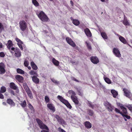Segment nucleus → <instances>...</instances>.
Wrapping results in <instances>:
<instances>
[{
  "label": "nucleus",
  "mask_w": 132,
  "mask_h": 132,
  "mask_svg": "<svg viewBox=\"0 0 132 132\" xmlns=\"http://www.w3.org/2000/svg\"><path fill=\"white\" fill-rule=\"evenodd\" d=\"M10 93L11 94H12L14 96H15V95L14 92L12 90H11V91Z\"/></svg>",
  "instance_id": "obj_55"
},
{
  "label": "nucleus",
  "mask_w": 132,
  "mask_h": 132,
  "mask_svg": "<svg viewBox=\"0 0 132 132\" xmlns=\"http://www.w3.org/2000/svg\"><path fill=\"white\" fill-rule=\"evenodd\" d=\"M71 99L76 105H80V104L79 103V102L77 96H76L73 97H72Z\"/></svg>",
  "instance_id": "obj_11"
},
{
  "label": "nucleus",
  "mask_w": 132,
  "mask_h": 132,
  "mask_svg": "<svg viewBox=\"0 0 132 132\" xmlns=\"http://www.w3.org/2000/svg\"><path fill=\"white\" fill-rule=\"evenodd\" d=\"M32 2L35 6L37 7L39 6V3L36 0H32Z\"/></svg>",
  "instance_id": "obj_34"
},
{
  "label": "nucleus",
  "mask_w": 132,
  "mask_h": 132,
  "mask_svg": "<svg viewBox=\"0 0 132 132\" xmlns=\"http://www.w3.org/2000/svg\"><path fill=\"white\" fill-rule=\"evenodd\" d=\"M78 92L79 95L81 96H83V94L82 92H81L80 90H78Z\"/></svg>",
  "instance_id": "obj_50"
},
{
  "label": "nucleus",
  "mask_w": 132,
  "mask_h": 132,
  "mask_svg": "<svg viewBox=\"0 0 132 132\" xmlns=\"http://www.w3.org/2000/svg\"><path fill=\"white\" fill-rule=\"evenodd\" d=\"M88 106L90 107L91 108L93 109L94 107V106L93 105H92L91 103H89Z\"/></svg>",
  "instance_id": "obj_49"
},
{
  "label": "nucleus",
  "mask_w": 132,
  "mask_h": 132,
  "mask_svg": "<svg viewBox=\"0 0 132 132\" xmlns=\"http://www.w3.org/2000/svg\"><path fill=\"white\" fill-rule=\"evenodd\" d=\"M13 45L12 42L11 40H9L8 41L7 47L8 50H10V48H11Z\"/></svg>",
  "instance_id": "obj_26"
},
{
  "label": "nucleus",
  "mask_w": 132,
  "mask_h": 132,
  "mask_svg": "<svg viewBox=\"0 0 132 132\" xmlns=\"http://www.w3.org/2000/svg\"><path fill=\"white\" fill-rule=\"evenodd\" d=\"M58 129H59V131H60L62 132H66L64 131L63 129H61L60 128H59Z\"/></svg>",
  "instance_id": "obj_54"
},
{
  "label": "nucleus",
  "mask_w": 132,
  "mask_h": 132,
  "mask_svg": "<svg viewBox=\"0 0 132 132\" xmlns=\"http://www.w3.org/2000/svg\"><path fill=\"white\" fill-rule=\"evenodd\" d=\"M28 107L32 111H34V109L32 105L30 103L28 104Z\"/></svg>",
  "instance_id": "obj_42"
},
{
  "label": "nucleus",
  "mask_w": 132,
  "mask_h": 132,
  "mask_svg": "<svg viewBox=\"0 0 132 132\" xmlns=\"http://www.w3.org/2000/svg\"><path fill=\"white\" fill-rule=\"evenodd\" d=\"M16 48H17L13 47L12 48H10V50H9L12 54H13L14 52H15V51Z\"/></svg>",
  "instance_id": "obj_39"
},
{
  "label": "nucleus",
  "mask_w": 132,
  "mask_h": 132,
  "mask_svg": "<svg viewBox=\"0 0 132 132\" xmlns=\"http://www.w3.org/2000/svg\"><path fill=\"white\" fill-rule=\"evenodd\" d=\"M23 44L17 43V45L19 46V47L20 48V49L21 50H23V48L22 45V44Z\"/></svg>",
  "instance_id": "obj_45"
},
{
  "label": "nucleus",
  "mask_w": 132,
  "mask_h": 132,
  "mask_svg": "<svg viewBox=\"0 0 132 132\" xmlns=\"http://www.w3.org/2000/svg\"><path fill=\"white\" fill-rule=\"evenodd\" d=\"M123 23L125 26H129L130 25L129 22L127 19H124L123 21Z\"/></svg>",
  "instance_id": "obj_33"
},
{
  "label": "nucleus",
  "mask_w": 132,
  "mask_h": 132,
  "mask_svg": "<svg viewBox=\"0 0 132 132\" xmlns=\"http://www.w3.org/2000/svg\"><path fill=\"white\" fill-rule=\"evenodd\" d=\"M85 126L87 129H90L92 127V124L88 121H86L84 123Z\"/></svg>",
  "instance_id": "obj_15"
},
{
  "label": "nucleus",
  "mask_w": 132,
  "mask_h": 132,
  "mask_svg": "<svg viewBox=\"0 0 132 132\" xmlns=\"http://www.w3.org/2000/svg\"><path fill=\"white\" fill-rule=\"evenodd\" d=\"M5 66L4 64L1 62L0 63V74H3L6 71L5 69Z\"/></svg>",
  "instance_id": "obj_9"
},
{
  "label": "nucleus",
  "mask_w": 132,
  "mask_h": 132,
  "mask_svg": "<svg viewBox=\"0 0 132 132\" xmlns=\"http://www.w3.org/2000/svg\"><path fill=\"white\" fill-rule=\"evenodd\" d=\"M72 80H73L75 81H76L77 82H79V81L76 79V78L74 77H72L71 78Z\"/></svg>",
  "instance_id": "obj_53"
},
{
  "label": "nucleus",
  "mask_w": 132,
  "mask_h": 132,
  "mask_svg": "<svg viewBox=\"0 0 132 132\" xmlns=\"http://www.w3.org/2000/svg\"><path fill=\"white\" fill-rule=\"evenodd\" d=\"M111 92L113 95V97L114 98H116L118 95V92L114 90H111Z\"/></svg>",
  "instance_id": "obj_27"
},
{
  "label": "nucleus",
  "mask_w": 132,
  "mask_h": 132,
  "mask_svg": "<svg viewBox=\"0 0 132 132\" xmlns=\"http://www.w3.org/2000/svg\"><path fill=\"white\" fill-rule=\"evenodd\" d=\"M120 107L121 109L122 110L123 112V114H127L128 112L127 110L126 109L125 107L123 105L121 104L120 105Z\"/></svg>",
  "instance_id": "obj_20"
},
{
  "label": "nucleus",
  "mask_w": 132,
  "mask_h": 132,
  "mask_svg": "<svg viewBox=\"0 0 132 132\" xmlns=\"http://www.w3.org/2000/svg\"><path fill=\"white\" fill-rule=\"evenodd\" d=\"M10 87L11 88L15 90L18 88L16 85L13 82H11L10 83Z\"/></svg>",
  "instance_id": "obj_22"
},
{
  "label": "nucleus",
  "mask_w": 132,
  "mask_h": 132,
  "mask_svg": "<svg viewBox=\"0 0 132 132\" xmlns=\"http://www.w3.org/2000/svg\"><path fill=\"white\" fill-rule=\"evenodd\" d=\"M3 47V45L0 42V49L2 48Z\"/></svg>",
  "instance_id": "obj_56"
},
{
  "label": "nucleus",
  "mask_w": 132,
  "mask_h": 132,
  "mask_svg": "<svg viewBox=\"0 0 132 132\" xmlns=\"http://www.w3.org/2000/svg\"><path fill=\"white\" fill-rule=\"evenodd\" d=\"M28 67V69L29 70H30L31 69V68L30 67V66H29V67Z\"/></svg>",
  "instance_id": "obj_62"
},
{
  "label": "nucleus",
  "mask_w": 132,
  "mask_h": 132,
  "mask_svg": "<svg viewBox=\"0 0 132 132\" xmlns=\"http://www.w3.org/2000/svg\"><path fill=\"white\" fill-rule=\"evenodd\" d=\"M15 40L18 43L23 44V42L20 39H19L18 38H15Z\"/></svg>",
  "instance_id": "obj_43"
},
{
  "label": "nucleus",
  "mask_w": 132,
  "mask_h": 132,
  "mask_svg": "<svg viewBox=\"0 0 132 132\" xmlns=\"http://www.w3.org/2000/svg\"><path fill=\"white\" fill-rule=\"evenodd\" d=\"M65 39L67 43L72 46L75 47L76 46L75 44L71 38L69 37H67Z\"/></svg>",
  "instance_id": "obj_8"
},
{
  "label": "nucleus",
  "mask_w": 132,
  "mask_h": 132,
  "mask_svg": "<svg viewBox=\"0 0 132 132\" xmlns=\"http://www.w3.org/2000/svg\"><path fill=\"white\" fill-rule=\"evenodd\" d=\"M20 104L23 108H25L27 105L26 102V100H24L23 102H22Z\"/></svg>",
  "instance_id": "obj_32"
},
{
  "label": "nucleus",
  "mask_w": 132,
  "mask_h": 132,
  "mask_svg": "<svg viewBox=\"0 0 132 132\" xmlns=\"http://www.w3.org/2000/svg\"><path fill=\"white\" fill-rule=\"evenodd\" d=\"M36 120L38 123L39 127L42 129H45L47 131L43 130L41 131V132H49V129L48 127L45 125L44 124L42 121L38 118H37Z\"/></svg>",
  "instance_id": "obj_1"
},
{
  "label": "nucleus",
  "mask_w": 132,
  "mask_h": 132,
  "mask_svg": "<svg viewBox=\"0 0 132 132\" xmlns=\"http://www.w3.org/2000/svg\"><path fill=\"white\" fill-rule=\"evenodd\" d=\"M29 73L31 75H35L38 76V75L36 72L32 70H31L29 72Z\"/></svg>",
  "instance_id": "obj_31"
},
{
  "label": "nucleus",
  "mask_w": 132,
  "mask_h": 132,
  "mask_svg": "<svg viewBox=\"0 0 132 132\" xmlns=\"http://www.w3.org/2000/svg\"><path fill=\"white\" fill-rule=\"evenodd\" d=\"M15 78L16 80L19 82L21 83L23 82V78L22 76L17 75L15 76Z\"/></svg>",
  "instance_id": "obj_14"
},
{
  "label": "nucleus",
  "mask_w": 132,
  "mask_h": 132,
  "mask_svg": "<svg viewBox=\"0 0 132 132\" xmlns=\"http://www.w3.org/2000/svg\"><path fill=\"white\" fill-rule=\"evenodd\" d=\"M58 100H59L61 102L64 104L67 108L70 109H71L72 108V106L68 101L64 99L62 96L58 95Z\"/></svg>",
  "instance_id": "obj_3"
},
{
  "label": "nucleus",
  "mask_w": 132,
  "mask_h": 132,
  "mask_svg": "<svg viewBox=\"0 0 132 132\" xmlns=\"http://www.w3.org/2000/svg\"><path fill=\"white\" fill-rule=\"evenodd\" d=\"M105 81L108 84H110L111 83V80L108 77H105L104 78Z\"/></svg>",
  "instance_id": "obj_37"
},
{
  "label": "nucleus",
  "mask_w": 132,
  "mask_h": 132,
  "mask_svg": "<svg viewBox=\"0 0 132 132\" xmlns=\"http://www.w3.org/2000/svg\"><path fill=\"white\" fill-rule=\"evenodd\" d=\"M88 48L89 49H91V47L90 45H88Z\"/></svg>",
  "instance_id": "obj_59"
},
{
  "label": "nucleus",
  "mask_w": 132,
  "mask_h": 132,
  "mask_svg": "<svg viewBox=\"0 0 132 132\" xmlns=\"http://www.w3.org/2000/svg\"><path fill=\"white\" fill-rule=\"evenodd\" d=\"M119 39L120 41L124 44H126L127 42L125 38L119 35Z\"/></svg>",
  "instance_id": "obj_21"
},
{
  "label": "nucleus",
  "mask_w": 132,
  "mask_h": 132,
  "mask_svg": "<svg viewBox=\"0 0 132 132\" xmlns=\"http://www.w3.org/2000/svg\"><path fill=\"white\" fill-rule=\"evenodd\" d=\"M24 65L26 67H28L29 64V62L28 61L25 60L24 61Z\"/></svg>",
  "instance_id": "obj_46"
},
{
  "label": "nucleus",
  "mask_w": 132,
  "mask_h": 132,
  "mask_svg": "<svg viewBox=\"0 0 132 132\" xmlns=\"http://www.w3.org/2000/svg\"><path fill=\"white\" fill-rule=\"evenodd\" d=\"M5 56V55L3 52H0V56L1 57H3Z\"/></svg>",
  "instance_id": "obj_48"
},
{
  "label": "nucleus",
  "mask_w": 132,
  "mask_h": 132,
  "mask_svg": "<svg viewBox=\"0 0 132 132\" xmlns=\"http://www.w3.org/2000/svg\"><path fill=\"white\" fill-rule=\"evenodd\" d=\"M78 47L77 46V47H76V48H75V49H76V50H78Z\"/></svg>",
  "instance_id": "obj_64"
},
{
  "label": "nucleus",
  "mask_w": 132,
  "mask_h": 132,
  "mask_svg": "<svg viewBox=\"0 0 132 132\" xmlns=\"http://www.w3.org/2000/svg\"><path fill=\"white\" fill-rule=\"evenodd\" d=\"M3 104L4 105H6V103L5 102H3Z\"/></svg>",
  "instance_id": "obj_63"
},
{
  "label": "nucleus",
  "mask_w": 132,
  "mask_h": 132,
  "mask_svg": "<svg viewBox=\"0 0 132 132\" xmlns=\"http://www.w3.org/2000/svg\"><path fill=\"white\" fill-rule=\"evenodd\" d=\"M101 35L102 37L105 39H107L108 37L106 33L104 32H102L101 33Z\"/></svg>",
  "instance_id": "obj_30"
},
{
  "label": "nucleus",
  "mask_w": 132,
  "mask_h": 132,
  "mask_svg": "<svg viewBox=\"0 0 132 132\" xmlns=\"http://www.w3.org/2000/svg\"><path fill=\"white\" fill-rule=\"evenodd\" d=\"M58 122L61 125L63 126L67 125L65 121L62 118L58 116Z\"/></svg>",
  "instance_id": "obj_13"
},
{
  "label": "nucleus",
  "mask_w": 132,
  "mask_h": 132,
  "mask_svg": "<svg viewBox=\"0 0 132 132\" xmlns=\"http://www.w3.org/2000/svg\"><path fill=\"white\" fill-rule=\"evenodd\" d=\"M122 115L123 118H125L128 119H130L131 118L130 116H128L127 115V114H124L123 113L122 114Z\"/></svg>",
  "instance_id": "obj_40"
},
{
  "label": "nucleus",
  "mask_w": 132,
  "mask_h": 132,
  "mask_svg": "<svg viewBox=\"0 0 132 132\" xmlns=\"http://www.w3.org/2000/svg\"><path fill=\"white\" fill-rule=\"evenodd\" d=\"M68 93L71 96V98L72 97H74L75 96H76V94L73 90H70L68 92Z\"/></svg>",
  "instance_id": "obj_23"
},
{
  "label": "nucleus",
  "mask_w": 132,
  "mask_h": 132,
  "mask_svg": "<svg viewBox=\"0 0 132 132\" xmlns=\"http://www.w3.org/2000/svg\"><path fill=\"white\" fill-rule=\"evenodd\" d=\"M88 114L91 116H92L94 114V112L93 110L90 109H88Z\"/></svg>",
  "instance_id": "obj_36"
},
{
  "label": "nucleus",
  "mask_w": 132,
  "mask_h": 132,
  "mask_svg": "<svg viewBox=\"0 0 132 132\" xmlns=\"http://www.w3.org/2000/svg\"><path fill=\"white\" fill-rule=\"evenodd\" d=\"M16 92L17 93H18L19 92V90L18 88H17V89H16Z\"/></svg>",
  "instance_id": "obj_58"
},
{
  "label": "nucleus",
  "mask_w": 132,
  "mask_h": 132,
  "mask_svg": "<svg viewBox=\"0 0 132 132\" xmlns=\"http://www.w3.org/2000/svg\"><path fill=\"white\" fill-rule=\"evenodd\" d=\"M70 19L72 21H73V20H75V19H74L72 17H71L70 18Z\"/></svg>",
  "instance_id": "obj_61"
},
{
  "label": "nucleus",
  "mask_w": 132,
  "mask_h": 132,
  "mask_svg": "<svg viewBox=\"0 0 132 132\" xmlns=\"http://www.w3.org/2000/svg\"><path fill=\"white\" fill-rule=\"evenodd\" d=\"M16 71L18 73L21 74H24L25 73L24 71L19 68H18L16 70Z\"/></svg>",
  "instance_id": "obj_29"
},
{
  "label": "nucleus",
  "mask_w": 132,
  "mask_h": 132,
  "mask_svg": "<svg viewBox=\"0 0 132 132\" xmlns=\"http://www.w3.org/2000/svg\"><path fill=\"white\" fill-rule=\"evenodd\" d=\"M37 15L40 20L44 22H46L49 20L47 16L43 11L40 12Z\"/></svg>",
  "instance_id": "obj_2"
},
{
  "label": "nucleus",
  "mask_w": 132,
  "mask_h": 132,
  "mask_svg": "<svg viewBox=\"0 0 132 132\" xmlns=\"http://www.w3.org/2000/svg\"><path fill=\"white\" fill-rule=\"evenodd\" d=\"M31 65L32 69L35 70H37L38 68L37 65L35 64L34 62L32 61L30 63Z\"/></svg>",
  "instance_id": "obj_25"
},
{
  "label": "nucleus",
  "mask_w": 132,
  "mask_h": 132,
  "mask_svg": "<svg viewBox=\"0 0 132 132\" xmlns=\"http://www.w3.org/2000/svg\"><path fill=\"white\" fill-rule=\"evenodd\" d=\"M52 62L55 65L58 66V61L56 60L55 58H53L52 60Z\"/></svg>",
  "instance_id": "obj_38"
},
{
  "label": "nucleus",
  "mask_w": 132,
  "mask_h": 132,
  "mask_svg": "<svg viewBox=\"0 0 132 132\" xmlns=\"http://www.w3.org/2000/svg\"><path fill=\"white\" fill-rule=\"evenodd\" d=\"M44 98L45 101L46 103H47L49 102L50 100L47 96H45Z\"/></svg>",
  "instance_id": "obj_41"
},
{
  "label": "nucleus",
  "mask_w": 132,
  "mask_h": 132,
  "mask_svg": "<svg viewBox=\"0 0 132 132\" xmlns=\"http://www.w3.org/2000/svg\"><path fill=\"white\" fill-rule=\"evenodd\" d=\"M126 106L132 112V106L130 105Z\"/></svg>",
  "instance_id": "obj_47"
},
{
  "label": "nucleus",
  "mask_w": 132,
  "mask_h": 132,
  "mask_svg": "<svg viewBox=\"0 0 132 132\" xmlns=\"http://www.w3.org/2000/svg\"><path fill=\"white\" fill-rule=\"evenodd\" d=\"M14 55L15 57H19L21 55V53L20 50L19 48H16L15 51Z\"/></svg>",
  "instance_id": "obj_17"
},
{
  "label": "nucleus",
  "mask_w": 132,
  "mask_h": 132,
  "mask_svg": "<svg viewBox=\"0 0 132 132\" xmlns=\"http://www.w3.org/2000/svg\"><path fill=\"white\" fill-rule=\"evenodd\" d=\"M32 77V80L33 82L36 84H38L39 82V79L36 76H34L31 77Z\"/></svg>",
  "instance_id": "obj_16"
},
{
  "label": "nucleus",
  "mask_w": 132,
  "mask_h": 132,
  "mask_svg": "<svg viewBox=\"0 0 132 132\" xmlns=\"http://www.w3.org/2000/svg\"><path fill=\"white\" fill-rule=\"evenodd\" d=\"M104 106L107 109L109 112H112L114 109V107L108 102H105L104 103Z\"/></svg>",
  "instance_id": "obj_5"
},
{
  "label": "nucleus",
  "mask_w": 132,
  "mask_h": 132,
  "mask_svg": "<svg viewBox=\"0 0 132 132\" xmlns=\"http://www.w3.org/2000/svg\"><path fill=\"white\" fill-rule=\"evenodd\" d=\"M47 107L50 109L51 110H52L54 112L55 111V108L54 106H53V105L50 103H48L47 105Z\"/></svg>",
  "instance_id": "obj_24"
},
{
  "label": "nucleus",
  "mask_w": 132,
  "mask_h": 132,
  "mask_svg": "<svg viewBox=\"0 0 132 132\" xmlns=\"http://www.w3.org/2000/svg\"><path fill=\"white\" fill-rule=\"evenodd\" d=\"M26 90L29 97L31 99L33 98V96L29 88H27L26 89Z\"/></svg>",
  "instance_id": "obj_18"
},
{
  "label": "nucleus",
  "mask_w": 132,
  "mask_h": 132,
  "mask_svg": "<svg viewBox=\"0 0 132 132\" xmlns=\"http://www.w3.org/2000/svg\"><path fill=\"white\" fill-rule=\"evenodd\" d=\"M6 91V88L4 86H3L1 87L0 90V92L2 93H4Z\"/></svg>",
  "instance_id": "obj_35"
},
{
  "label": "nucleus",
  "mask_w": 132,
  "mask_h": 132,
  "mask_svg": "<svg viewBox=\"0 0 132 132\" xmlns=\"http://www.w3.org/2000/svg\"><path fill=\"white\" fill-rule=\"evenodd\" d=\"M19 27L21 30L22 31H24L27 28V23L24 20H21L19 23Z\"/></svg>",
  "instance_id": "obj_4"
},
{
  "label": "nucleus",
  "mask_w": 132,
  "mask_h": 132,
  "mask_svg": "<svg viewBox=\"0 0 132 132\" xmlns=\"http://www.w3.org/2000/svg\"><path fill=\"white\" fill-rule=\"evenodd\" d=\"M70 3L71 6H73V5H74L72 1H70Z\"/></svg>",
  "instance_id": "obj_57"
},
{
  "label": "nucleus",
  "mask_w": 132,
  "mask_h": 132,
  "mask_svg": "<svg viewBox=\"0 0 132 132\" xmlns=\"http://www.w3.org/2000/svg\"><path fill=\"white\" fill-rule=\"evenodd\" d=\"M4 29V26L0 22V29Z\"/></svg>",
  "instance_id": "obj_51"
},
{
  "label": "nucleus",
  "mask_w": 132,
  "mask_h": 132,
  "mask_svg": "<svg viewBox=\"0 0 132 132\" xmlns=\"http://www.w3.org/2000/svg\"><path fill=\"white\" fill-rule=\"evenodd\" d=\"M1 92H0V98L3 99L4 98V96Z\"/></svg>",
  "instance_id": "obj_52"
},
{
  "label": "nucleus",
  "mask_w": 132,
  "mask_h": 132,
  "mask_svg": "<svg viewBox=\"0 0 132 132\" xmlns=\"http://www.w3.org/2000/svg\"><path fill=\"white\" fill-rule=\"evenodd\" d=\"M6 102L11 106H14L15 105V103L10 98L7 99Z\"/></svg>",
  "instance_id": "obj_19"
},
{
  "label": "nucleus",
  "mask_w": 132,
  "mask_h": 132,
  "mask_svg": "<svg viewBox=\"0 0 132 132\" xmlns=\"http://www.w3.org/2000/svg\"><path fill=\"white\" fill-rule=\"evenodd\" d=\"M115 111L116 112H117L118 113H119L120 114H121V115L122 114H123V113L122 112H121L120 110L117 108H115Z\"/></svg>",
  "instance_id": "obj_44"
},
{
  "label": "nucleus",
  "mask_w": 132,
  "mask_h": 132,
  "mask_svg": "<svg viewBox=\"0 0 132 132\" xmlns=\"http://www.w3.org/2000/svg\"><path fill=\"white\" fill-rule=\"evenodd\" d=\"M91 61L94 64H97L99 62L98 57L96 56H92L90 57Z\"/></svg>",
  "instance_id": "obj_10"
},
{
  "label": "nucleus",
  "mask_w": 132,
  "mask_h": 132,
  "mask_svg": "<svg viewBox=\"0 0 132 132\" xmlns=\"http://www.w3.org/2000/svg\"><path fill=\"white\" fill-rule=\"evenodd\" d=\"M52 81H53V82L54 83H56L57 82L56 81H55V80L54 79H52Z\"/></svg>",
  "instance_id": "obj_60"
},
{
  "label": "nucleus",
  "mask_w": 132,
  "mask_h": 132,
  "mask_svg": "<svg viewBox=\"0 0 132 132\" xmlns=\"http://www.w3.org/2000/svg\"><path fill=\"white\" fill-rule=\"evenodd\" d=\"M123 90L124 93V95L130 99L132 98V94L130 90L125 88H123Z\"/></svg>",
  "instance_id": "obj_6"
},
{
  "label": "nucleus",
  "mask_w": 132,
  "mask_h": 132,
  "mask_svg": "<svg viewBox=\"0 0 132 132\" xmlns=\"http://www.w3.org/2000/svg\"><path fill=\"white\" fill-rule=\"evenodd\" d=\"M84 31L87 36L90 37L92 36V34L89 29L88 28H86L84 29Z\"/></svg>",
  "instance_id": "obj_12"
},
{
  "label": "nucleus",
  "mask_w": 132,
  "mask_h": 132,
  "mask_svg": "<svg viewBox=\"0 0 132 132\" xmlns=\"http://www.w3.org/2000/svg\"><path fill=\"white\" fill-rule=\"evenodd\" d=\"M113 52L115 55L118 57H120L121 56V54L118 49L117 48H113Z\"/></svg>",
  "instance_id": "obj_7"
},
{
  "label": "nucleus",
  "mask_w": 132,
  "mask_h": 132,
  "mask_svg": "<svg viewBox=\"0 0 132 132\" xmlns=\"http://www.w3.org/2000/svg\"><path fill=\"white\" fill-rule=\"evenodd\" d=\"M72 23L74 25L76 26H78L80 24L79 21L78 20L76 19L73 20Z\"/></svg>",
  "instance_id": "obj_28"
}]
</instances>
